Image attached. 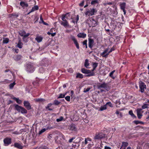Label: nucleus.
<instances>
[{"instance_id":"f257e3e1","label":"nucleus","mask_w":149,"mask_h":149,"mask_svg":"<svg viewBox=\"0 0 149 149\" xmlns=\"http://www.w3.org/2000/svg\"><path fill=\"white\" fill-rule=\"evenodd\" d=\"M67 15H68V16L70 17V13H68L65 14H63L61 16L62 20L59 21V22L61 24L64 26L65 27H68L69 26V24L68 22L65 19V18L67 19L69 18L67 16Z\"/></svg>"},{"instance_id":"f03ea898","label":"nucleus","mask_w":149,"mask_h":149,"mask_svg":"<svg viewBox=\"0 0 149 149\" xmlns=\"http://www.w3.org/2000/svg\"><path fill=\"white\" fill-rule=\"evenodd\" d=\"M97 12V10L95 8H90L86 10L84 14L85 15L90 17L95 15Z\"/></svg>"},{"instance_id":"7ed1b4c3","label":"nucleus","mask_w":149,"mask_h":149,"mask_svg":"<svg viewBox=\"0 0 149 149\" xmlns=\"http://www.w3.org/2000/svg\"><path fill=\"white\" fill-rule=\"evenodd\" d=\"M25 69L26 71L30 73L33 72L35 70L33 64L31 63L27 64L25 67Z\"/></svg>"},{"instance_id":"20e7f679","label":"nucleus","mask_w":149,"mask_h":149,"mask_svg":"<svg viewBox=\"0 0 149 149\" xmlns=\"http://www.w3.org/2000/svg\"><path fill=\"white\" fill-rule=\"evenodd\" d=\"M15 109L17 111L19 112H21L22 113H27V110L24 108L23 107L19 106L18 104H15Z\"/></svg>"},{"instance_id":"39448f33","label":"nucleus","mask_w":149,"mask_h":149,"mask_svg":"<svg viewBox=\"0 0 149 149\" xmlns=\"http://www.w3.org/2000/svg\"><path fill=\"white\" fill-rule=\"evenodd\" d=\"M51 63V61L46 58L43 59L40 63L41 66L46 67L48 66Z\"/></svg>"},{"instance_id":"423d86ee","label":"nucleus","mask_w":149,"mask_h":149,"mask_svg":"<svg viewBox=\"0 0 149 149\" xmlns=\"http://www.w3.org/2000/svg\"><path fill=\"white\" fill-rule=\"evenodd\" d=\"M105 134L102 133L100 132L96 133L94 137L95 139H101L105 137Z\"/></svg>"},{"instance_id":"0eeeda50","label":"nucleus","mask_w":149,"mask_h":149,"mask_svg":"<svg viewBox=\"0 0 149 149\" xmlns=\"http://www.w3.org/2000/svg\"><path fill=\"white\" fill-rule=\"evenodd\" d=\"M139 87L140 91L143 93L144 92L145 89L146 88V86L144 82L141 81L139 83Z\"/></svg>"},{"instance_id":"6e6552de","label":"nucleus","mask_w":149,"mask_h":149,"mask_svg":"<svg viewBox=\"0 0 149 149\" xmlns=\"http://www.w3.org/2000/svg\"><path fill=\"white\" fill-rule=\"evenodd\" d=\"M11 139L8 137H6L3 140L4 146H7L11 143Z\"/></svg>"},{"instance_id":"1a4fd4ad","label":"nucleus","mask_w":149,"mask_h":149,"mask_svg":"<svg viewBox=\"0 0 149 149\" xmlns=\"http://www.w3.org/2000/svg\"><path fill=\"white\" fill-rule=\"evenodd\" d=\"M90 23L91 26L92 27H95L98 25V22L97 21L95 20L94 19L91 18L90 19Z\"/></svg>"},{"instance_id":"9d476101","label":"nucleus","mask_w":149,"mask_h":149,"mask_svg":"<svg viewBox=\"0 0 149 149\" xmlns=\"http://www.w3.org/2000/svg\"><path fill=\"white\" fill-rule=\"evenodd\" d=\"M97 87L98 89H100L101 88L106 89L109 88L108 84L105 82H104L101 84H100L97 86Z\"/></svg>"},{"instance_id":"9b49d317","label":"nucleus","mask_w":149,"mask_h":149,"mask_svg":"<svg viewBox=\"0 0 149 149\" xmlns=\"http://www.w3.org/2000/svg\"><path fill=\"white\" fill-rule=\"evenodd\" d=\"M126 5V3L125 2L120 3V8L122 10H123L124 15H125L126 13V10H125Z\"/></svg>"},{"instance_id":"f8f14e48","label":"nucleus","mask_w":149,"mask_h":149,"mask_svg":"<svg viewBox=\"0 0 149 149\" xmlns=\"http://www.w3.org/2000/svg\"><path fill=\"white\" fill-rule=\"evenodd\" d=\"M71 40L73 41L75 45L77 48V49H79V44L78 43L77 40L75 38V37L73 36H71Z\"/></svg>"},{"instance_id":"ddd939ff","label":"nucleus","mask_w":149,"mask_h":149,"mask_svg":"<svg viewBox=\"0 0 149 149\" xmlns=\"http://www.w3.org/2000/svg\"><path fill=\"white\" fill-rule=\"evenodd\" d=\"M23 103L24 106L28 110H29L31 109L30 104L29 101H25Z\"/></svg>"},{"instance_id":"4468645a","label":"nucleus","mask_w":149,"mask_h":149,"mask_svg":"<svg viewBox=\"0 0 149 149\" xmlns=\"http://www.w3.org/2000/svg\"><path fill=\"white\" fill-rule=\"evenodd\" d=\"M88 47L90 49H92V48L93 46V45H94V40L93 39L91 38H88Z\"/></svg>"},{"instance_id":"2eb2a0df","label":"nucleus","mask_w":149,"mask_h":149,"mask_svg":"<svg viewBox=\"0 0 149 149\" xmlns=\"http://www.w3.org/2000/svg\"><path fill=\"white\" fill-rule=\"evenodd\" d=\"M142 111V109H137L136 110L137 116L138 118L139 119H141L143 116V115L141 113Z\"/></svg>"},{"instance_id":"dca6fc26","label":"nucleus","mask_w":149,"mask_h":149,"mask_svg":"<svg viewBox=\"0 0 149 149\" xmlns=\"http://www.w3.org/2000/svg\"><path fill=\"white\" fill-rule=\"evenodd\" d=\"M20 5L23 9H24L25 8L28 7V4L27 3L23 1H21L20 2Z\"/></svg>"},{"instance_id":"f3484780","label":"nucleus","mask_w":149,"mask_h":149,"mask_svg":"<svg viewBox=\"0 0 149 149\" xmlns=\"http://www.w3.org/2000/svg\"><path fill=\"white\" fill-rule=\"evenodd\" d=\"M69 129L72 131H76L77 130V128L75 125L74 124H71L69 126Z\"/></svg>"},{"instance_id":"a211bd4d","label":"nucleus","mask_w":149,"mask_h":149,"mask_svg":"<svg viewBox=\"0 0 149 149\" xmlns=\"http://www.w3.org/2000/svg\"><path fill=\"white\" fill-rule=\"evenodd\" d=\"M14 146L15 147L19 149H22L23 148V146H22L19 143H15Z\"/></svg>"},{"instance_id":"6ab92c4d","label":"nucleus","mask_w":149,"mask_h":149,"mask_svg":"<svg viewBox=\"0 0 149 149\" xmlns=\"http://www.w3.org/2000/svg\"><path fill=\"white\" fill-rule=\"evenodd\" d=\"M22 56L21 55H17L14 56L13 57V58L14 60L16 61H18L21 60L22 58Z\"/></svg>"},{"instance_id":"aec40b11","label":"nucleus","mask_w":149,"mask_h":149,"mask_svg":"<svg viewBox=\"0 0 149 149\" xmlns=\"http://www.w3.org/2000/svg\"><path fill=\"white\" fill-rule=\"evenodd\" d=\"M86 36V34L83 33H80L77 35V36L79 38H85Z\"/></svg>"},{"instance_id":"412c9836","label":"nucleus","mask_w":149,"mask_h":149,"mask_svg":"<svg viewBox=\"0 0 149 149\" xmlns=\"http://www.w3.org/2000/svg\"><path fill=\"white\" fill-rule=\"evenodd\" d=\"M88 73L87 74H88L86 75V77H90L95 75V72H93L91 71V70H90V71L88 72Z\"/></svg>"},{"instance_id":"4be33fe9","label":"nucleus","mask_w":149,"mask_h":149,"mask_svg":"<svg viewBox=\"0 0 149 149\" xmlns=\"http://www.w3.org/2000/svg\"><path fill=\"white\" fill-rule=\"evenodd\" d=\"M43 39V38L41 36H37L35 38V40L38 43L41 42Z\"/></svg>"},{"instance_id":"5701e85b","label":"nucleus","mask_w":149,"mask_h":149,"mask_svg":"<svg viewBox=\"0 0 149 149\" xmlns=\"http://www.w3.org/2000/svg\"><path fill=\"white\" fill-rule=\"evenodd\" d=\"M108 49H105L104 52L100 54V55L101 56H102L103 57H104L105 58H107V57H105L104 56V55H105V54L107 53L108 52Z\"/></svg>"},{"instance_id":"b1692460","label":"nucleus","mask_w":149,"mask_h":149,"mask_svg":"<svg viewBox=\"0 0 149 149\" xmlns=\"http://www.w3.org/2000/svg\"><path fill=\"white\" fill-rule=\"evenodd\" d=\"M23 44L21 40H19L18 41L17 46L19 48L21 49L22 47V45Z\"/></svg>"},{"instance_id":"393cba45","label":"nucleus","mask_w":149,"mask_h":149,"mask_svg":"<svg viewBox=\"0 0 149 149\" xmlns=\"http://www.w3.org/2000/svg\"><path fill=\"white\" fill-rule=\"evenodd\" d=\"M76 77V78L82 79L84 78V76L82 74L77 73Z\"/></svg>"},{"instance_id":"a878e982","label":"nucleus","mask_w":149,"mask_h":149,"mask_svg":"<svg viewBox=\"0 0 149 149\" xmlns=\"http://www.w3.org/2000/svg\"><path fill=\"white\" fill-rule=\"evenodd\" d=\"M115 72V70H114L111 72L109 74V76L113 79H115L116 78L115 77H114L113 75V74Z\"/></svg>"},{"instance_id":"bb28decb","label":"nucleus","mask_w":149,"mask_h":149,"mask_svg":"<svg viewBox=\"0 0 149 149\" xmlns=\"http://www.w3.org/2000/svg\"><path fill=\"white\" fill-rule=\"evenodd\" d=\"M90 71V70H88L85 68H82L81 69V72L84 74H87Z\"/></svg>"},{"instance_id":"cd10ccee","label":"nucleus","mask_w":149,"mask_h":149,"mask_svg":"<svg viewBox=\"0 0 149 149\" xmlns=\"http://www.w3.org/2000/svg\"><path fill=\"white\" fill-rule=\"evenodd\" d=\"M38 6L37 5H36L32 8L31 10V12H33L35 11L38 10Z\"/></svg>"},{"instance_id":"c85d7f7f","label":"nucleus","mask_w":149,"mask_h":149,"mask_svg":"<svg viewBox=\"0 0 149 149\" xmlns=\"http://www.w3.org/2000/svg\"><path fill=\"white\" fill-rule=\"evenodd\" d=\"M53 105V103H50L48 104V105L47 107H46V109H48V110L49 111H52L53 110L52 109L50 108L52 105Z\"/></svg>"},{"instance_id":"c756f323","label":"nucleus","mask_w":149,"mask_h":149,"mask_svg":"<svg viewBox=\"0 0 149 149\" xmlns=\"http://www.w3.org/2000/svg\"><path fill=\"white\" fill-rule=\"evenodd\" d=\"M133 123L136 125H138L139 124L143 125H144V122L139 120H134L133 121Z\"/></svg>"},{"instance_id":"7c9ffc66","label":"nucleus","mask_w":149,"mask_h":149,"mask_svg":"<svg viewBox=\"0 0 149 149\" xmlns=\"http://www.w3.org/2000/svg\"><path fill=\"white\" fill-rule=\"evenodd\" d=\"M13 99V100H15L17 103L18 104H20L22 102V101L19 99V98L14 97Z\"/></svg>"},{"instance_id":"2f4dec72","label":"nucleus","mask_w":149,"mask_h":149,"mask_svg":"<svg viewBox=\"0 0 149 149\" xmlns=\"http://www.w3.org/2000/svg\"><path fill=\"white\" fill-rule=\"evenodd\" d=\"M89 63L88 60L87 59H86L85 60L84 63V66L86 68H88V67L89 65Z\"/></svg>"},{"instance_id":"473e14b6","label":"nucleus","mask_w":149,"mask_h":149,"mask_svg":"<svg viewBox=\"0 0 149 149\" xmlns=\"http://www.w3.org/2000/svg\"><path fill=\"white\" fill-rule=\"evenodd\" d=\"M114 50H115V49L113 47L111 48V49H110V50H109V51L105 54V55H104V56L108 57V55H109V54L110 53H111V52H112L113 51H114Z\"/></svg>"},{"instance_id":"72a5a7b5","label":"nucleus","mask_w":149,"mask_h":149,"mask_svg":"<svg viewBox=\"0 0 149 149\" xmlns=\"http://www.w3.org/2000/svg\"><path fill=\"white\" fill-rule=\"evenodd\" d=\"M129 113L132 118H136V116L134 114L132 110L130 111Z\"/></svg>"},{"instance_id":"f704fd0d","label":"nucleus","mask_w":149,"mask_h":149,"mask_svg":"<svg viewBox=\"0 0 149 149\" xmlns=\"http://www.w3.org/2000/svg\"><path fill=\"white\" fill-rule=\"evenodd\" d=\"M9 41V39L7 38H3V43L7 44L8 43Z\"/></svg>"},{"instance_id":"c9c22d12","label":"nucleus","mask_w":149,"mask_h":149,"mask_svg":"<svg viewBox=\"0 0 149 149\" xmlns=\"http://www.w3.org/2000/svg\"><path fill=\"white\" fill-rule=\"evenodd\" d=\"M107 107L106 105H104L103 106H102L100 108L99 110L100 111H102L104 110H105L107 109Z\"/></svg>"},{"instance_id":"e433bc0d","label":"nucleus","mask_w":149,"mask_h":149,"mask_svg":"<svg viewBox=\"0 0 149 149\" xmlns=\"http://www.w3.org/2000/svg\"><path fill=\"white\" fill-rule=\"evenodd\" d=\"M99 3L98 0H94L91 1V3L92 5H94L96 4H98Z\"/></svg>"},{"instance_id":"4c0bfd02","label":"nucleus","mask_w":149,"mask_h":149,"mask_svg":"<svg viewBox=\"0 0 149 149\" xmlns=\"http://www.w3.org/2000/svg\"><path fill=\"white\" fill-rule=\"evenodd\" d=\"M34 100L37 102H42L45 101V100L42 98H36L34 99Z\"/></svg>"},{"instance_id":"58836bf2","label":"nucleus","mask_w":149,"mask_h":149,"mask_svg":"<svg viewBox=\"0 0 149 149\" xmlns=\"http://www.w3.org/2000/svg\"><path fill=\"white\" fill-rule=\"evenodd\" d=\"M61 102L58 101V100H55L54 101L53 104L55 105H58L61 103Z\"/></svg>"},{"instance_id":"ea45409f","label":"nucleus","mask_w":149,"mask_h":149,"mask_svg":"<svg viewBox=\"0 0 149 149\" xmlns=\"http://www.w3.org/2000/svg\"><path fill=\"white\" fill-rule=\"evenodd\" d=\"M20 32L21 33H19V35L21 36H22L24 37V35L26 34V32L24 30H22L20 31Z\"/></svg>"},{"instance_id":"a19ab883","label":"nucleus","mask_w":149,"mask_h":149,"mask_svg":"<svg viewBox=\"0 0 149 149\" xmlns=\"http://www.w3.org/2000/svg\"><path fill=\"white\" fill-rule=\"evenodd\" d=\"M128 145V143L127 142H123L122 143V145L121 147L123 146L125 147H126Z\"/></svg>"},{"instance_id":"79ce46f5","label":"nucleus","mask_w":149,"mask_h":149,"mask_svg":"<svg viewBox=\"0 0 149 149\" xmlns=\"http://www.w3.org/2000/svg\"><path fill=\"white\" fill-rule=\"evenodd\" d=\"M98 63L96 62H93L92 63V67L96 68L97 67Z\"/></svg>"},{"instance_id":"37998d69","label":"nucleus","mask_w":149,"mask_h":149,"mask_svg":"<svg viewBox=\"0 0 149 149\" xmlns=\"http://www.w3.org/2000/svg\"><path fill=\"white\" fill-rule=\"evenodd\" d=\"M15 83L13 82L12 83H11L9 85V88L10 89H12L14 85L15 84Z\"/></svg>"},{"instance_id":"c03bdc74","label":"nucleus","mask_w":149,"mask_h":149,"mask_svg":"<svg viewBox=\"0 0 149 149\" xmlns=\"http://www.w3.org/2000/svg\"><path fill=\"white\" fill-rule=\"evenodd\" d=\"M87 40H84L82 42L83 45V46L85 45L86 48H87Z\"/></svg>"},{"instance_id":"a18cd8bd","label":"nucleus","mask_w":149,"mask_h":149,"mask_svg":"<svg viewBox=\"0 0 149 149\" xmlns=\"http://www.w3.org/2000/svg\"><path fill=\"white\" fill-rule=\"evenodd\" d=\"M12 16L15 17H17L19 16V14L18 13H13L11 14Z\"/></svg>"},{"instance_id":"49530a36","label":"nucleus","mask_w":149,"mask_h":149,"mask_svg":"<svg viewBox=\"0 0 149 149\" xmlns=\"http://www.w3.org/2000/svg\"><path fill=\"white\" fill-rule=\"evenodd\" d=\"M65 97L64 95L63 94L60 93L59 94V96L58 97V99L62 98Z\"/></svg>"},{"instance_id":"de8ad7c7","label":"nucleus","mask_w":149,"mask_h":149,"mask_svg":"<svg viewBox=\"0 0 149 149\" xmlns=\"http://www.w3.org/2000/svg\"><path fill=\"white\" fill-rule=\"evenodd\" d=\"M46 130L45 128H43L40 131L39 133L38 134L39 135H41Z\"/></svg>"},{"instance_id":"09e8293b","label":"nucleus","mask_w":149,"mask_h":149,"mask_svg":"<svg viewBox=\"0 0 149 149\" xmlns=\"http://www.w3.org/2000/svg\"><path fill=\"white\" fill-rule=\"evenodd\" d=\"M63 119V117L62 116H61V117H60L59 118H58L56 119V121L57 122H59L62 121Z\"/></svg>"},{"instance_id":"8fccbe9b","label":"nucleus","mask_w":149,"mask_h":149,"mask_svg":"<svg viewBox=\"0 0 149 149\" xmlns=\"http://www.w3.org/2000/svg\"><path fill=\"white\" fill-rule=\"evenodd\" d=\"M105 105L106 106L107 105H108V106L110 107H113L112 104L110 102H107Z\"/></svg>"},{"instance_id":"3c124183","label":"nucleus","mask_w":149,"mask_h":149,"mask_svg":"<svg viewBox=\"0 0 149 149\" xmlns=\"http://www.w3.org/2000/svg\"><path fill=\"white\" fill-rule=\"evenodd\" d=\"M74 20L75 22V24H77L78 21L79 20V16L78 15H77L76 18Z\"/></svg>"},{"instance_id":"603ef678","label":"nucleus","mask_w":149,"mask_h":149,"mask_svg":"<svg viewBox=\"0 0 149 149\" xmlns=\"http://www.w3.org/2000/svg\"><path fill=\"white\" fill-rule=\"evenodd\" d=\"M29 35H30V33H28L25 34V35H24V37H23V38H22V39H23V40L24 41V39L25 38H26V37H28L29 36Z\"/></svg>"},{"instance_id":"864d4df0","label":"nucleus","mask_w":149,"mask_h":149,"mask_svg":"<svg viewBox=\"0 0 149 149\" xmlns=\"http://www.w3.org/2000/svg\"><path fill=\"white\" fill-rule=\"evenodd\" d=\"M65 99L68 102L70 101V96H67L66 97H65Z\"/></svg>"},{"instance_id":"5fc2aeb1","label":"nucleus","mask_w":149,"mask_h":149,"mask_svg":"<svg viewBox=\"0 0 149 149\" xmlns=\"http://www.w3.org/2000/svg\"><path fill=\"white\" fill-rule=\"evenodd\" d=\"M85 3V0H83L82 2L79 4V6L80 7H82L84 6Z\"/></svg>"},{"instance_id":"6e6d98bb","label":"nucleus","mask_w":149,"mask_h":149,"mask_svg":"<svg viewBox=\"0 0 149 149\" xmlns=\"http://www.w3.org/2000/svg\"><path fill=\"white\" fill-rule=\"evenodd\" d=\"M77 139H78V140H79V142H77V141H74V143H78L79 142H80L83 139V138H77V139H76V140H77Z\"/></svg>"},{"instance_id":"4d7b16f0","label":"nucleus","mask_w":149,"mask_h":149,"mask_svg":"<svg viewBox=\"0 0 149 149\" xmlns=\"http://www.w3.org/2000/svg\"><path fill=\"white\" fill-rule=\"evenodd\" d=\"M148 108V105L147 104H144L142 106V108L143 109Z\"/></svg>"},{"instance_id":"13d9d810","label":"nucleus","mask_w":149,"mask_h":149,"mask_svg":"<svg viewBox=\"0 0 149 149\" xmlns=\"http://www.w3.org/2000/svg\"><path fill=\"white\" fill-rule=\"evenodd\" d=\"M39 71L40 73H43L44 71V69L42 68H40L39 69Z\"/></svg>"},{"instance_id":"bf43d9fd","label":"nucleus","mask_w":149,"mask_h":149,"mask_svg":"<svg viewBox=\"0 0 149 149\" xmlns=\"http://www.w3.org/2000/svg\"><path fill=\"white\" fill-rule=\"evenodd\" d=\"M90 88H88L86 89H84L83 92L84 93H86L87 92H88L90 90Z\"/></svg>"},{"instance_id":"052dcab7","label":"nucleus","mask_w":149,"mask_h":149,"mask_svg":"<svg viewBox=\"0 0 149 149\" xmlns=\"http://www.w3.org/2000/svg\"><path fill=\"white\" fill-rule=\"evenodd\" d=\"M75 139V137H73L71 139H70L69 141H68V142L70 143L71 142H72L73 140H74V139Z\"/></svg>"},{"instance_id":"680f3d73","label":"nucleus","mask_w":149,"mask_h":149,"mask_svg":"<svg viewBox=\"0 0 149 149\" xmlns=\"http://www.w3.org/2000/svg\"><path fill=\"white\" fill-rule=\"evenodd\" d=\"M40 21H39V23H42V22H43V21H44V20H43V19L42 17V16L41 15L40 16Z\"/></svg>"},{"instance_id":"e2e57ef3","label":"nucleus","mask_w":149,"mask_h":149,"mask_svg":"<svg viewBox=\"0 0 149 149\" xmlns=\"http://www.w3.org/2000/svg\"><path fill=\"white\" fill-rule=\"evenodd\" d=\"M53 30L55 31V29L54 28H51L50 30V32L51 33H53Z\"/></svg>"},{"instance_id":"0e129e2a","label":"nucleus","mask_w":149,"mask_h":149,"mask_svg":"<svg viewBox=\"0 0 149 149\" xmlns=\"http://www.w3.org/2000/svg\"><path fill=\"white\" fill-rule=\"evenodd\" d=\"M68 71L70 73H72L73 72V70L72 69L70 68L68 69Z\"/></svg>"},{"instance_id":"69168bd1","label":"nucleus","mask_w":149,"mask_h":149,"mask_svg":"<svg viewBox=\"0 0 149 149\" xmlns=\"http://www.w3.org/2000/svg\"><path fill=\"white\" fill-rule=\"evenodd\" d=\"M42 23H43L44 25L46 26H48L49 25L48 23L45 22L44 21H43V22H42Z\"/></svg>"},{"instance_id":"338daca9","label":"nucleus","mask_w":149,"mask_h":149,"mask_svg":"<svg viewBox=\"0 0 149 149\" xmlns=\"http://www.w3.org/2000/svg\"><path fill=\"white\" fill-rule=\"evenodd\" d=\"M56 34V33L55 32V33H52V34H51V35L52 36L54 37L55 36Z\"/></svg>"},{"instance_id":"774afa93","label":"nucleus","mask_w":149,"mask_h":149,"mask_svg":"<svg viewBox=\"0 0 149 149\" xmlns=\"http://www.w3.org/2000/svg\"><path fill=\"white\" fill-rule=\"evenodd\" d=\"M104 149H111V148L109 147L106 146L104 147Z\"/></svg>"}]
</instances>
